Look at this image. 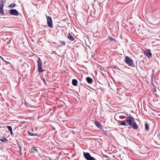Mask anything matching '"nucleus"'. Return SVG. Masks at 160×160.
<instances>
[{
    "label": "nucleus",
    "instance_id": "2",
    "mask_svg": "<svg viewBox=\"0 0 160 160\" xmlns=\"http://www.w3.org/2000/svg\"><path fill=\"white\" fill-rule=\"evenodd\" d=\"M124 61L129 66L133 67L134 66V62L133 60L128 56H126Z\"/></svg>",
    "mask_w": 160,
    "mask_h": 160
},
{
    "label": "nucleus",
    "instance_id": "30",
    "mask_svg": "<svg viewBox=\"0 0 160 160\" xmlns=\"http://www.w3.org/2000/svg\"><path fill=\"white\" fill-rule=\"evenodd\" d=\"M27 104V102H25V105H26V104Z\"/></svg>",
    "mask_w": 160,
    "mask_h": 160
},
{
    "label": "nucleus",
    "instance_id": "23",
    "mask_svg": "<svg viewBox=\"0 0 160 160\" xmlns=\"http://www.w3.org/2000/svg\"><path fill=\"white\" fill-rule=\"evenodd\" d=\"M109 38L112 41L115 40V39L113 38H112L111 37H109Z\"/></svg>",
    "mask_w": 160,
    "mask_h": 160
},
{
    "label": "nucleus",
    "instance_id": "9",
    "mask_svg": "<svg viewBox=\"0 0 160 160\" xmlns=\"http://www.w3.org/2000/svg\"><path fill=\"white\" fill-rule=\"evenodd\" d=\"M4 7V4H0V14H3L4 12L3 10V7Z\"/></svg>",
    "mask_w": 160,
    "mask_h": 160
},
{
    "label": "nucleus",
    "instance_id": "12",
    "mask_svg": "<svg viewBox=\"0 0 160 160\" xmlns=\"http://www.w3.org/2000/svg\"><path fill=\"white\" fill-rule=\"evenodd\" d=\"M86 80L87 82L89 84L91 83L92 82V79L89 77L87 78Z\"/></svg>",
    "mask_w": 160,
    "mask_h": 160
},
{
    "label": "nucleus",
    "instance_id": "20",
    "mask_svg": "<svg viewBox=\"0 0 160 160\" xmlns=\"http://www.w3.org/2000/svg\"><path fill=\"white\" fill-rule=\"evenodd\" d=\"M7 127L8 128L9 131H10L12 130V128L11 126H7Z\"/></svg>",
    "mask_w": 160,
    "mask_h": 160
},
{
    "label": "nucleus",
    "instance_id": "7",
    "mask_svg": "<svg viewBox=\"0 0 160 160\" xmlns=\"http://www.w3.org/2000/svg\"><path fill=\"white\" fill-rule=\"evenodd\" d=\"M9 13L12 15L18 16L19 13L15 9H11L10 10Z\"/></svg>",
    "mask_w": 160,
    "mask_h": 160
},
{
    "label": "nucleus",
    "instance_id": "17",
    "mask_svg": "<svg viewBox=\"0 0 160 160\" xmlns=\"http://www.w3.org/2000/svg\"><path fill=\"white\" fill-rule=\"evenodd\" d=\"M17 141V145H18V146H19V150H20V151H21V146L20 145V142L18 141L17 140H16Z\"/></svg>",
    "mask_w": 160,
    "mask_h": 160
},
{
    "label": "nucleus",
    "instance_id": "22",
    "mask_svg": "<svg viewBox=\"0 0 160 160\" xmlns=\"http://www.w3.org/2000/svg\"><path fill=\"white\" fill-rule=\"evenodd\" d=\"M92 11V12L91 13V14H92V16H93L94 15V13H95V11Z\"/></svg>",
    "mask_w": 160,
    "mask_h": 160
},
{
    "label": "nucleus",
    "instance_id": "1",
    "mask_svg": "<svg viewBox=\"0 0 160 160\" xmlns=\"http://www.w3.org/2000/svg\"><path fill=\"white\" fill-rule=\"evenodd\" d=\"M126 123L128 125L132 127L133 129H137L138 127L137 123L135 122L134 119L131 117H128L126 119Z\"/></svg>",
    "mask_w": 160,
    "mask_h": 160
},
{
    "label": "nucleus",
    "instance_id": "18",
    "mask_svg": "<svg viewBox=\"0 0 160 160\" xmlns=\"http://www.w3.org/2000/svg\"><path fill=\"white\" fill-rule=\"evenodd\" d=\"M15 6H16L15 4L12 3V4H10V5H9L8 7L10 8H12L14 7H15Z\"/></svg>",
    "mask_w": 160,
    "mask_h": 160
},
{
    "label": "nucleus",
    "instance_id": "15",
    "mask_svg": "<svg viewBox=\"0 0 160 160\" xmlns=\"http://www.w3.org/2000/svg\"><path fill=\"white\" fill-rule=\"evenodd\" d=\"M68 38L69 40L72 41H73L74 40V38L71 35L70 33H69V34L68 36Z\"/></svg>",
    "mask_w": 160,
    "mask_h": 160
},
{
    "label": "nucleus",
    "instance_id": "21",
    "mask_svg": "<svg viewBox=\"0 0 160 160\" xmlns=\"http://www.w3.org/2000/svg\"><path fill=\"white\" fill-rule=\"evenodd\" d=\"M60 42H61L63 45L64 46L66 45V42L64 41H61Z\"/></svg>",
    "mask_w": 160,
    "mask_h": 160
},
{
    "label": "nucleus",
    "instance_id": "28",
    "mask_svg": "<svg viewBox=\"0 0 160 160\" xmlns=\"http://www.w3.org/2000/svg\"><path fill=\"white\" fill-rule=\"evenodd\" d=\"M10 134H11V135H12L13 134V132H12V130L10 131Z\"/></svg>",
    "mask_w": 160,
    "mask_h": 160
},
{
    "label": "nucleus",
    "instance_id": "3",
    "mask_svg": "<svg viewBox=\"0 0 160 160\" xmlns=\"http://www.w3.org/2000/svg\"><path fill=\"white\" fill-rule=\"evenodd\" d=\"M38 71L39 72H42L44 70L42 68V63L41 60L40 58H39L37 61Z\"/></svg>",
    "mask_w": 160,
    "mask_h": 160
},
{
    "label": "nucleus",
    "instance_id": "6",
    "mask_svg": "<svg viewBox=\"0 0 160 160\" xmlns=\"http://www.w3.org/2000/svg\"><path fill=\"white\" fill-rule=\"evenodd\" d=\"M144 53L145 54L148 58H150L152 56V54L151 52V50L148 49L145 51H144Z\"/></svg>",
    "mask_w": 160,
    "mask_h": 160
},
{
    "label": "nucleus",
    "instance_id": "11",
    "mask_svg": "<svg viewBox=\"0 0 160 160\" xmlns=\"http://www.w3.org/2000/svg\"><path fill=\"white\" fill-rule=\"evenodd\" d=\"M38 150L36 147H33L31 149L30 152L32 153H35L37 152Z\"/></svg>",
    "mask_w": 160,
    "mask_h": 160
},
{
    "label": "nucleus",
    "instance_id": "13",
    "mask_svg": "<svg viewBox=\"0 0 160 160\" xmlns=\"http://www.w3.org/2000/svg\"><path fill=\"white\" fill-rule=\"evenodd\" d=\"M78 81L75 79H73L72 80V83L74 86H76L77 85Z\"/></svg>",
    "mask_w": 160,
    "mask_h": 160
},
{
    "label": "nucleus",
    "instance_id": "26",
    "mask_svg": "<svg viewBox=\"0 0 160 160\" xmlns=\"http://www.w3.org/2000/svg\"><path fill=\"white\" fill-rule=\"evenodd\" d=\"M79 47V46H78V45H76V44H75V45H74V47L75 48H78V47Z\"/></svg>",
    "mask_w": 160,
    "mask_h": 160
},
{
    "label": "nucleus",
    "instance_id": "16",
    "mask_svg": "<svg viewBox=\"0 0 160 160\" xmlns=\"http://www.w3.org/2000/svg\"><path fill=\"white\" fill-rule=\"evenodd\" d=\"M28 133L30 136H38V134L37 133H33L32 132H30L29 131H28L27 132Z\"/></svg>",
    "mask_w": 160,
    "mask_h": 160
},
{
    "label": "nucleus",
    "instance_id": "5",
    "mask_svg": "<svg viewBox=\"0 0 160 160\" xmlns=\"http://www.w3.org/2000/svg\"><path fill=\"white\" fill-rule=\"evenodd\" d=\"M46 18L47 19V22L48 26L51 28H52V20L51 17L49 16H46Z\"/></svg>",
    "mask_w": 160,
    "mask_h": 160
},
{
    "label": "nucleus",
    "instance_id": "24",
    "mask_svg": "<svg viewBox=\"0 0 160 160\" xmlns=\"http://www.w3.org/2000/svg\"><path fill=\"white\" fill-rule=\"evenodd\" d=\"M1 1V3L0 4L3 3L4 2H5L6 0H0Z\"/></svg>",
    "mask_w": 160,
    "mask_h": 160
},
{
    "label": "nucleus",
    "instance_id": "10",
    "mask_svg": "<svg viewBox=\"0 0 160 160\" xmlns=\"http://www.w3.org/2000/svg\"><path fill=\"white\" fill-rule=\"evenodd\" d=\"M94 123L98 128L101 129L102 128V125L98 121L96 120L95 121Z\"/></svg>",
    "mask_w": 160,
    "mask_h": 160
},
{
    "label": "nucleus",
    "instance_id": "8",
    "mask_svg": "<svg viewBox=\"0 0 160 160\" xmlns=\"http://www.w3.org/2000/svg\"><path fill=\"white\" fill-rule=\"evenodd\" d=\"M118 123L121 125L128 126V124L126 123V119L124 121H118Z\"/></svg>",
    "mask_w": 160,
    "mask_h": 160
},
{
    "label": "nucleus",
    "instance_id": "29",
    "mask_svg": "<svg viewBox=\"0 0 160 160\" xmlns=\"http://www.w3.org/2000/svg\"><path fill=\"white\" fill-rule=\"evenodd\" d=\"M44 83L46 85H47L46 83V82H44Z\"/></svg>",
    "mask_w": 160,
    "mask_h": 160
},
{
    "label": "nucleus",
    "instance_id": "25",
    "mask_svg": "<svg viewBox=\"0 0 160 160\" xmlns=\"http://www.w3.org/2000/svg\"><path fill=\"white\" fill-rule=\"evenodd\" d=\"M3 61L6 63V64L7 65L8 64H10L9 62L7 61H6L5 60H4V61Z\"/></svg>",
    "mask_w": 160,
    "mask_h": 160
},
{
    "label": "nucleus",
    "instance_id": "19",
    "mask_svg": "<svg viewBox=\"0 0 160 160\" xmlns=\"http://www.w3.org/2000/svg\"><path fill=\"white\" fill-rule=\"evenodd\" d=\"M145 127L146 130L147 131H148L149 129V127L148 125L147 124L145 123Z\"/></svg>",
    "mask_w": 160,
    "mask_h": 160
},
{
    "label": "nucleus",
    "instance_id": "4",
    "mask_svg": "<svg viewBox=\"0 0 160 160\" xmlns=\"http://www.w3.org/2000/svg\"><path fill=\"white\" fill-rule=\"evenodd\" d=\"M83 156L87 160H96L94 158L91 156L88 152H83Z\"/></svg>",
    "mask_w": 160,
    "mask_h": 160
},
{
    "label": "nucleus",
    "instance_id": "14",
    "mask_svg": "<svg viewBox=\"0 0 160 160\" xmlns=\"http://www.w3.org/2000/svg\"><path fill=\"white\" fill-rule=\"evenodd\" d=\"M0 140L3 142H8V141L7 139L4 137H2L0 139Z\"/></svg>",
    "mask_w": 160,
    "mask_h": 160
},
{
    "label": "nucleus",
    "instance_id": "27",
    "mask_svg": "<svg viewBox=\"0 0 160 160\" xmlns=\"http://www.w3.org/2000/svg\"><path fill=\"white\" fill-rule=\"evenodd\" d=\"M0 58H1V59L2 60L4 61V58L2 57H1V56H0Z\"/></svg>",
    "mask_w": 160,
    "mask_h": 160
}]
</instances>
